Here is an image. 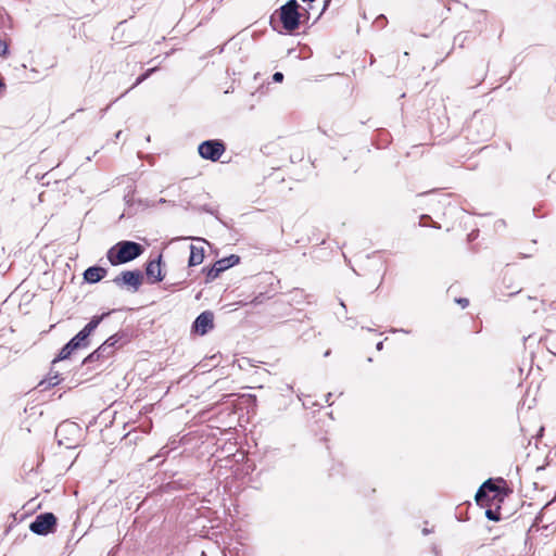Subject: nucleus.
I'll return each instance as SVG.
<instances>
[{"instance_id":"obj_1","label":"nucleus","mask_w":556,"mask_h":556,"mask_svg":"<svg viewBox=\"0 0 556 556\" xmlns=\"http://www.w3.org/2000/svg\"><path fill=\"white\" fill-rule=\"evenodd\" d=\"M144 251V248L135 241L123 240L117 242L106 253L111 265H122L138 258Z\"/></svg>"},{"instance_id":"obj_2","label":"nucleus","mask_w":556,"mask_h":556,"mask_svg":"<svg viewBox=\"0 0 556 556\" xmlns=\"http://www.w3.org/2000/svg\"><path fill=\"white\" fill-rule=\"evenodd\" d=\"M299 8L300 4L296 0H289L275 13L287 33H293L300 26L301 14Z\"/></svg>"},{"instance_id":"obj_3","label":"nucleus","mask_w":556,"mask_h":556,"mask_svg":"<svg viewBox=\"0 0 556 556\" xmlns=\"http://www.w3.org/2000/svg\"><path fill=\"white\" fill-rule=\"evenodd\" d=\"M111 312L103 313L101 315H94L90 319V321L75 336L73 337L68 342L76 350L85 349L89 345L90 334L98 328V326L101 324V321L106 318Z\"/></svg>"},{"instance_id":"obj_4","label":"nucleus","mask_w":556,"mask_h":556,"mask_svg":"<svg viewBox=\"0 0 556 556\" xmlns=\"http://www.w3.org/2000/svg\"><path fill=\"white\" fill-rule=\"evenodd\" d=\"M80 429L76 422L63 421L55 429V439L60 446L73 448L77 444V435Z\"/></svg>"},{"instance_id":"obj_5","label":"nucleus","mask_w":556,"mask_h":556,"mask_svg":"<svg viewBox=\"0 0 556 556\" xmlns=\"http://www.w3.org/2000/svg\"><path fill=\"white\" fill-rule=\"evenodd\" d=\"M29 530L37 535H48L56 530V517L52 513H42L35 517Z\"/></svg>"},{"instance_id":"obj_6","label":"nucleus","mask_w":556,"mask_h":556,"mask_svg":"<svg viewBox=\"0 0 556 556\" xmlns=\"http://www.w3.org/2000/svg\"><path fill=\"white\" fill-rule=\"evenodd\" d=\"M226 151L225 143L219 139H211L201 142L198 147L200 156L204 160L216 162Z\"/></svg>"},{"instance_id":"obj_7","label":"nucleus","mask_w":556,"mask_h":556,"mask_svg":"<svg viewBox=\"0 0 556 556\" xmlns=\"http://www.w3.org/2000/svg\"><path fill=\"white\" fill-rule=\"evenodd\" d=\"M143 275L140 270H125L113 279V282L119 287H128L134 292H137L142 285Z\"/></svg>"},{"instance_id":"obj_8","label":"nucleus","mask_w":556,"mask_h":556,"mask_svg":"<svg viewBox=\"0 0 556 556\" xmlns=\"http://www.w3.org/2000/svg\"><path fill=\"white\" fill-rule=\"evenodd\" d=\"M193 330L204 336L214 328V314L211 311L202 312L193 321Z\"/></svg>"},{"instance_id":"obj_9","label":"nucleus","mask_w":556,"mask_h":556,"mask_svg":"<svg viewBox=\"0 0 556 556\" xmlns=\"http://www.w3.org/2000/svg\"><path fill=\"white\" fill-rule=\"evenodd\" d=\"M161 263V254L155 260H151L148 262L146 267V275L150 283H156L163 280L164 276L162 274Z\"/></svg>"},{"instance_id":"obj_10","label":"nucleus","mask_w":556,"mask_h":556,"mask_svg":"<svg viewBox=\"0 0 556 556\" xmlns=\"http://www.w3.org/2000/svg\"><path fill=\"white\" fill-rule=\"evenodd\" d=\"M113 350L110 349V344L102 343L97 350L90 353L84 361V365L93 364L96 362L108 359L113 355Z\"/></svg>"},{"instance_id":"obj_11","label":"nucleus","mask_w":556,"mask_h":556,"mask_svg":"<svg viewBox=\"0 0 556 556\" xmlns=\"http://www.w3.org/2000/svg\"><path fill=\"white\" fill-rule=\"evenodd\" d=\"M108 270L100 266H90L84 271V279L89 283L99 282L105 277Z\"/></svg>"},{"instance_id":"obj_12","label":"nucleus","mask_w":556,"mask_h":556,"mask_svg":"<svg viewBox=\"0 0 556 556\" xmlns=\"http://www.w3.org/2000/svg\"><path fill=\"white\" fill-rule=\"evenodd\" d=\"M204 260V250L203 248L195 247L193 244L190 245V256L188 261V265L197 266L200 265Z\"/></svg>"},{"instance_id":"obj_13","label":"nucleus","mask_w":556,"mask_h":556,"mask_svg":"<svg viewBox=\"0 0 556 556\" xmlns=\"http://www.w3.org/2000/svg\"><path fill=\"white\" fill-rule=\"evenodd\" d=\"M239 262H240V256H238L236 254H231L227 257H223V258L216 261V265L219 266V268H222L223 271H225L228 268L239 264Z\"/></svg>"},{"instance_id":"obj_14","label":"nucleus","mask_w":556,"mask_h":556,"mask_svg":"<svg viewBox=\"0 0 556 556\" xmlns=\"http://www.w3.org/2000/svg\"><path fill=\"white\" fill-rule=\"evenodd\" d=\"M126 342V336L123 332H117L111 336L109 339H106L103 343L110 344V349L113 350V353L115 352L116 348L122 346Z\"/></svg>"},{"instance_id":"obj_15","label":"nucleus","mask_w":556,"mask_h":556,"mask_svg":"<svg viewBox=\"0 0 556 556\" xmlns=\"http://www.w3.org/2000/svg\"><path fill=\"white\" fill-rule=\"evenodd\" d=\"M486 491L488 493H493L494 496L493 497H496L497 495H500L502 493V490L498 485H496L492 479H489L486 481H484L481 486H480V495Z\"/></svg>"},{"instance_id":"obj_16","label":"nucleus","mask_w":556,"mask_h":556,"mask_svg":"<svg viewBox=\"0 0 556 556\" xmlns=\"http://www.w3.org/2000/svg\"><path fill=\"white\" fill-rule=\"evenodd\" d=\"M75 351V349L71 345L70 342H67L60 351L59 355L56 358H54V363L58 362V361H64V359H67L72 354L73 352Z\"/></svg>"},{"instance_id":"obj_17","label":"nucleus","mask_w":556,"mask_h":556,"mask_svg":"<svg viewBox=\"0 0 556 556\" xmlns=\"http://www.w3.org/2000/svg\"><path fill=\"white\" fill-rule=\"evenodd\" d=\"M205 270L207 281L216 279L219 276V274L223 273L222 268H219V266L216 265V262L213 264L212 267L206 268Z\"/></svg>"},{"instance_id":"obj_18","label":"nucleus","mask_w":556,"mask_h":556,"mask_svg":"<svg viewBox=\"0 0 556 556\" xmlns=\"http://www.w3.org/2000/svg\"><path fill=\"white\" fill-rule=\"evenodd\" d=\"M490 501V493H488L486 491H484L481 495H480V488L478 489L477 493H476V502L478 503V505L480 506H484L488 504V502Z\"/></svg>"},{"instance_id":"obj_19","label":"nucleus","mask_w":556,"mask_h":556,"mask_svg":"<svg viewBox=\"0 0 556 556\" xmlns=\"http://www.w3.org/2000/svg\"><path fill=\"white\" fill-rule=\"evenodd\" d=\"M485 517L489 519V520H492V521H500L501 520V513L498 509H486L485 510Z\"/></svg>"},{"instance_id":"obj_20","label":"nucleus","mask_w":556,"mask_h":556,"mask_svg":"<svg viewBox=\"0 0 556 556\" xmlns=\"http://www.w3.org/2000/svg\"><path fill=\"white\" fill-rule=\"evenodd\" d=\"M156 71V67H153V68H149L148 71H146L143 74H141L135 81V84L132 85V87H136L138 85H140L141 83H143L148 77H150V75L152 73H154Z\"/></svg>"},{"instance_id":"obj_21","label":"nucleus","mask_w":556,"mask_h":556,"mask_svg":"<svg viewBox=\"0 0 556 556\" xmlns=\"http://www.w3.org/2000/svg\"><path fill=\"white\" fill-rule=\"evenodd\" d=\"M9 54V45L4 40H0V55L7 56Z\"/></svg>"},{"instance_id":"obj_22","label":"nucleus","mask_w":556,"mask_h":556,"mask_svg":"<svg viewBox=\"0 0 556 556\" xmlns=\"http://www.w3.org/2000/svg\"><path fill=\"white\" fill-rule=\"evenodd\" d=\"M124 200L125 202L130 205L134 201V190H129L125 195H124Z\"/></svg>"},{"instance_id":"obj_23","label":"nucleus","mask_w":556,"mask_h":556,"mask_svg":"<svg viewBox=\"0 0 556 556\" xmlns=\"http://www.w3.org/2000/svg\"><path fill=\"white\" fill-rule=\"evenodd\" d=\"M273 80L275 83H281L283 80V74L281 72H276L274 75H273Z\"/></svg>"},{"instance_id":"obj_24","label":"nucleus","mask_w":556,"mask_h":556,"mask_svg":"<svg viewBox=\"0 0 556 556\" xmlns=\"http://www.w3.org/2000/svg\"><path fill=\"white\" fill-rule=\"evenodd\" d=\"M456 302L463 307H467L469 305V300L466 299V298H459V299H456Z\"/></svg>"},{"instance_id":"obj_25","label":"nucleus","mask_w":556,"mask_h":556,"mask_svg":"<svg viewBox=\"0 0 556 556\" xmlns=\"http://www.w3.org/2000/svg\"><path fill=\"white\" fill-rule=\"evenodd\" d=\"M167 453H168V451L165 447H163V448H161L160 453L157 455H155L153 458H151L150 460H153V459L160 458V457H164Z\"/></svg>"},{"instance_id":"obj_26","label":"nucleus","mask_w":556,"mask_h":556,"mask_svg":"<svg viewBox=\"0 0 556 556\" xmlns=\"http://www.w3.org/2000/svg\"><path fill=\"white\" fill-rule=\"evenodd\" d=\"M377 351H381L383 349V341H380L376 344Z\"/></svg>"},{"instance_id":"obj_27","label":"nucleus","mask_w":556,"mask_h":556,"mask_svg":"<svg viewBox=\"0 0 556 556\" xmlns=\"http://www.w3.org/2000/svg\"><path fill=\"white\" fill-rule=\"evenodd\" d=\"M390 331H391V332H397V331H399V329H391ZM400 331H401V332H405V333H408V332H409V331L404 330V329H400Z\"/></svg>"},{"instance_id":"obj_28","label":"nucleus","mask_w":556,"mask_h":556,"mask_svg":"<svg viewBox=\"0 0 556 556\" xmlns=\"http://www.w3.org/2000/svg\"><path fill=\"white\" fill-rule=\"evenodd\" d=\"M122 136V130H118L116 134H115V139L118 140Z\"/></svg>"},{"instance_id":"obj_29","label":"nucleus","mask_w":556,"mask_h":556,"mask_svg":"<svg viewBox=\"0 0 556 556\" xmlns=\"http://www.w3.org/2000/svg\"><path fill=\"white\" fill-rule=\"evenodd\" d=\"M421 220L430 219L431 217L427 214L421 215Z\"/></svg>"},{"instance_id":"obj_30","label":"nucleus","mask_w":556,"mask_h":556,"mask_svg":"<svg viewBox=\"0 0 556 556\" xmlns=\"http://www.w3.org/2000/svg\"><path fill=\"white\" fill-rule=\"evenodd\" d=\"M270 24L275 28V14L270 17Z\"/></svg>"},{"instance_id":"obj_31","label":"nucleus","mask_w":556,"mask_h":556,"mask_svg":"<svg viewBox=\"0 0 556 556\" xmlns=\"http://www.w3.org/2000/svg\"><path fill=\"white\" fill-rule=\"evenodd\" d=\"M340 305H341V307H342L344 311H346L345 303H344L342 300L340 301Z\"/></svg>"},{"instance_id":"obj_32","label":"nucleus","mask_w":556,"mask_h":556,"mask_svg":"<svg viewBox=\"0 0 556 556\" xmlns=\"http://www.w3.org/2000/svg\"><path fill=\"white\" fill-rule=\"evenodd\" d=\"M430 532H431V531H430L429 529H427V528H425V529L422 530V533H424L425 535L429 534Z\"/></svg>"},{"instance_id":"obj_33","label":"nucleus","mask_w":556,"mask_h":556,"mask_svg":"<svg viewBox=\"0 0 556 556\" xmlns=\"http://www.w3.org/2000/svg\"><path fill=\"white\" fill-rule=\"evenodd\" d=\"M520 290H521V289H518V290H516V291H513V292H510V293H509V295L517 294V293H519V292H520Z\"/></svg>"},{"instance_id":"obj_34","label":"nucleus","mask_w":556,"mask_h":556,"mask_svg":"<svg viewBox=\"0 0 556 556\" xmlns=\"http://www.w3.org/2000/svg\"><path fill=\"white\" fill-rule=\"evenodd\" d=\"M166 202L167 201L165 199H163V198L159 200V203H166Z\"/></svg>"},{"instance_id":"obj_35","label":"nucleus","mask_w":556,"mask_h":556,"mask_svg":"<svg viewBox=\"0 0 556 556\" xmlns=\"http://www.w3.org/2000/svg\"><path fill=\"white\" fill-rule=\"evenodd\" d=\"M204 210H205L206 212H208V213L213 214V211H212V210H210V207H204Z\"/></svg>"},{"instance_id":"obj_36","label":"nucleus","mask_w":556,"mask_h":556,"mask_svg":"<svg viewBox=\"0 0 556 556\" xmlns=\"http://www.w3.org/2000/svg\"><path fill=\"white\" fill-rule=\"evenodd\" d=\"M330 1L331 0H325V7L324 8H326L329 4Z\"/></svg>"}]
</instances>
